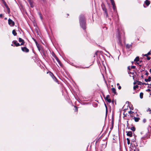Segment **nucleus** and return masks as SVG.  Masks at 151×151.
<instances>
[{"label": "nucleus", "instance_id": "1", "mask_svg": "<svg viewBox=\"0 0 151 151\" xmlns=\"http://www.w3.org/2000/svg\"><path fill=\"white\" fill-rule=\"evenodd\" d=\"M80 22L81 26L83 29H85V17L83 16H81L80 17Z\"/></svg>", "mask_w": 151, "mask_h": 151}, {"label": "nucleus", "instance_id": "2", "mask_svg": "<svg viewBox=\"0 0 151 151\" xmlns=\"http://www.w3.org/2000/svg\"><path fill=\"white\" fill-rule=\"evenodd\" d=\"M8 23L11 26H13L14 25V22L10 19H8Z\"/></svg>", "mask_w": 151, "mask_h": 151}, {"label": "nucleus", "instance_id": "3", "mask_svg": "<svg viewBox=\"0 0 151 151\" xmlns=\"http://www.w3.org/2000/svg\"><path fill=\"white\" fill-rule=\"evenodd\" d=\"M22 50L23 51L26 52H29V50L26 47H22Z\"/></svg>", "mask_w": 151, "mask_h": 151}, {"label": "nucleus", "instance_id": "4", "mask_svg": "<svg viewBox=\"0 0 151 151\" xmlns=\"http://www.w3.org/2000/svg\"><path fill=\"white\" fill-rule=\"evenodd\" d=\"M111 1V4L113 6V9L115 10L116 9V7L115 6L114 2V0H110Z\"/></svg>", "mask_w": 151, "mask_h": 151}, {"label": "nucleus", "instance_id": "5", "mask_svg": "<svg viewBox=\"0 0 151 151\" xmlns=\"http://www.w3.org/2000/svg\"><path fill=\"white\" fill-rule=\"evenodd\" d=\"M55 58L57 62V63H56L57 65L58 66V65L61 66V64L58 58L56 57H55Z\"/></svg>", "mask_w": 151, "mask_h": 151}, {"label": "nucleus", "instance_id": "6", "mask_svg": "<svg viewBox=\"0 0 151 151\" xmlns=\"http://www.w3.org/2000/svg\"><path fill=\"white\" fill-rule=\"evenodd\" d=\"M110 96L109 95H107L106 97L105 98V99L108 102L110 103L111 102V100L109 99Z\"/></svg>", "mask_w": 151, "mask_h": 151}, {"label": "nucleus", "instance_id": "7", "mask_svg": "<svg viewBox=\"0 0 151 151\" xmlns=\"http://www.w3.org/2000/svg\"><path fill=\"white\" fill-rule=\"evenodd\" d=\"M19 42H22V43L20 44L21 45H23L24 43V40L21 38H19Z\"/></svg>", "mask_w": 151, "mask_h": 151}, {"label": "nucleus", "instance_id": "8", "mask_svg": "<svg viewBox=\"0 0 151 151\" xmlns=\"http://www.w3.org/2000/svg\"><path fill=\"white\" fill-rule=\"evenodd\" d=\"M28 1L31 7H33L34 5L33 4V1L32 0H28Z\"/></svg>", "mask_w": 151, "mask_h": 151}, {"label": "nucleus", "instance_id": "9", "mask_svg": "<svg viewBox=\"0 0 151 151\" xmlns=\"http://www.w3.org/2000/svg\"><path fill=\"white\" fill-rule=\"evenodd\" d=\"M128 69L129 70H130V68L129 66L128 67ZM128 73L129 74H131L133 75L134 73V71H133L132 72L131 71H128Z\"/></svg>", "mask_w": 151, "mask_h": 151}, {"label": "nucleus", "instance_id": "10", "mask_svg": "<svg viewBox=\"0 0 151 151\" xmlns=\"http://www.w3.org/2000/svg\"><path fill=\"white\" fill-rule=\"evenodd\" d=\"M127 135L130 137H131L132 135V133L131 131H129L127 132Z\"/></svg>", "mask_w": 151, "mask_h": 151}, {"label": "nucleus", "instance_id": "11", "mask_svg": "<svg viewBox=\"0 0 151 151\" xmlns=\"http://www.w3.org/2000/svg\"><path fill=\"white\" fill-rule=\"evenodd\" d=\"M13 43L16 45V46H18L20 45V44L17 42V41H14L13 42Z\"/></svg>", "mask_w": 151, "mask_h": 151}, {"label": "nucleus", "instance_id": "12", "mask_svg": "<svg viewBox=\"0 0 151 151\" xmlns=\"http://www.w3.org/2000/svg\"><path fill=\"white\" fill-rule=\"evenodd\" d=\"M133 119L134 120V121L135 122H138L139 120L140 119L139 118L136 117H134L133 118Z\"/></svg>", "mask_w": 151, "mask_h": 151}, {"label": "nucleus", "instance_id": "13", "mask_svg": "<svg viewBox=\"0 0 151 151\" xmlns=\"http://www.w3.org/2000/svg\"><path fill=\"white\" fill-rule=\"evenodd\" d=\"M151 80V77L149 76L148 79H145V81L146 82L150 81Z\"/></svg>", "mask_w": 151, "mask_h": 151}, {"label": "nucleus", "instance_id": "14", "mask_svg": "<svg viewBox=\"0 0 151 151\" xmlns=\"http://www.w3.org/2000/svg\"><path fill=\"white\" fill-rule=\"evenodd\" d=\"M132 47V45L131 44H127L126 45V47L128 49Z\"/></svg>", "mask_w": 151, "mask_h": 151}, {"label": "nucleus", "instance_id": "15", "mask_svg": "<svg viewBox=\"0 0 151 151\" xmlns=\"http://www.w3.org/2000/svg\"><path fill=\"white\" fill-rule=\"evenodd\" d=\"M145 3L147 6H148L150 4V2L148 0H146L145 1Z\"/></svg>", "mask_w": 151, "mask_h": 151}, {"label": "nucleus", "instance_id": "16", "mask_svg": "<svg viewBox=\"0 0 151 151\" xmlns=\"http://www.w3.org/2000/svg\"><path fill=\"white\" fill-rule=\"evenodd\" d=\"M12 33L13 34L14 36H16L17 35V33L16 32V31H15V30H13L12 31Z\"/></svg>", "mask_w": 151, "mask_h": 151}, {"label": "nucleus", "instance_id": "17", "mask_svg": "<svg viewBox=\"0 0 151 151\" xmlns=\"http://www.w3.org/2000/svg\"><path fill=\"white\" fill-rule=\"evenodd\" d=\"M112 92L114 94L116 93V90L114 88H112Z\"/></svg>", "mask_w": 151, "mask_h": 151}, {"label": "nucleus", "instance_id": "18", "mask_svg": "<svg viewBox=\"0 0 151 151\" xmlns=\"http://www.w3.org/2000/svg\"><path fill=\"white\" fill-rule=\"evenodd\" d=\"M5 6L6 7V8L7 9V10L8 11V12H9V8L8 6L6 4V3H5L4 4Z\"/></svg>", "mask_w": 151, "mask_h": 151}, {"label": "nucleus", "instance_id": "19", "mask_svg": "<svg viewBox=\"0 0 151 151\" xmlns=\"http://www.w3.org/2000/svg\"><path fill=\"white\" fill-rule=\"evenodd\" d=\"M139 57H137L134 60V61L137 62L139 60Z\"/></svg>", "mask_w": 151, "mask_h": 151}, {"label": "nucleus", "instance_id": "20", "mask_svg": "<svg viewBox=\"0 0 151 151\" xmlns=\"http://www.w3.org/2000/svg\"><path fill=\"white\" fill-rule=\"evenodd\" d=\"M36 45L37 46V48H38V50L40 51V48L39 47V45L37 43V42L36 41H35Z\"/></svg>", "mask_w": 151, "mask_h": 151}, {"label": "nucleus", "instance_id": "21", "mask_svg": "<svg viewBox=\"0 0 151 151\" xmlns=\"http://www.w3.org/2000/svg\"><path fill=\"white\" fill-rule=\"evenodd\" d=\"M143 93H140L139 96L141 99H142L143 97Z\"/></svg>", "mask_w": 151, "mask_h": 151}, {"label": "nucleus", "instance_id": "22", "mask_svg": "<svg viewBox=\"0 0 151 151\" xmlns=\"http://www.w3.org/2000/svg\"><path fill=\"white\" fill-rule=\"evenodd\" d=\"M103 9L104 10V11L106 13V14L107 15V11H106V9L105 8H103Z\"/></svg>", "mask_w": 151, "mask_h": 151}, {"label": "nucleus", "instance_id": "23", "mask_svg": "<svg viewBox=\"0 0 151 151\" xmlns=\"http://www.w3.org/2000/svg\"><path fill=\"white\" fill-rule=\"evenodd\" d=\"M127 144L128 145H129L130 144V140L128 138H127Z\"/></svg>", "mask_w": 151, "mask_h": 151}, {"label": "nucleus", "instance_id": "24", "mask_svg": "<svg viewBox=\"0 0 151 151\" xmlns=\"http://www.w3.org/2000/svg\"><path fill=\"white\" fill-rule=\"evenodd\" d=\"M134 113V112L132 111H129V113L130 114H133V113Z\"/></svg>", "mask_w": 151, "mask_h": 151}, {"label": "nucleus", "instance_id": "25", "mask_svg": "<svg viewBox=\"0 0 151 151\" xmlns=\"http://www.w3.org/2000/svg\"><path fill=\"white\" fill-rule=\"evenodd\" d=\"M131 129L133 131H134L135 130V129L134 127H132L131 128Z\"/></svg>", "mask_w": 151, "mask_h": 151}, {"label": "nucleus", "instance_id": "26", "mask_svg": "<svg viewBox=\"0 0 151 151\" xmlns=\"http://www.w3.org/2000/svg\"><path fill=\"white\" fill-rule=\"evenodd\" d=\"M138 87V86L137 85H136V86H134V90H135L136 88H137Z\"/></svg>", "mask_w": 151, "mask_h": 151}, {"label": "nucleus", "instance_id": "27", "mask_svg": "<svg viewBox=\"0 0 151 151\" xmlns=\"http://www.w3.org/2000/svg\"><path fill=\"white\" fill-rule=\"evenodd\" d=\"M105 107H106V113H107V107L106 105V104H105Z\"/></svg>", "mask_w": 151, "mask_h": 151}, {"label": "nucleus", "instance_id": "28", "mask_svg": "<svg viewBox=\"0 0 151 151\" xmlns=\"http://www.w3.org/2000/svg\"><path fill=\"white\" fill-rule=\"evenodd\" d=\"M135 68V66H132L131 67V68L132 69L134 68Z\"/></svg>", "mask_w": 151, "mask_h": 151}, {"label": "nucleus", "instance_id": "29", "mask_svg": "<svg viewBox=\"0 0 151 151\" xmlns=\"http://www.w3.org/2000/svg\"><path fill=\"white\" fill-rule=\"evenodd\" d=\"M50 75L52 76H52H53V77L55 78V76H54L53 75V74H52V73H50Z\"/></svg>", "mask_w": 151, "mask_h": 151}, {"label": "nucleus", "instance_id": "30", "mask_svg": "<svg viewBox=\"0 0 151 151\" xmlns=\"http://www.w3.org/2000/svg\"><path fill=\"white\" fill-rule=\"evenodd\" d=\"M50 75L52 76H52H53V77L55 78V76H54L53 75V74H52V73H50Z\"/></svg>", "mask_w": 151, "mask_h": 151}, {"label": "nucleus", "instance_id": "31", "mask_svg": "<svg viewBox=\"0 0 151 151\" xmlns=\"http://www.w3.org/2000/svg\"><path fill=\"white\" fill-rule=\"evenodd\" d=\"M54 79V80L55 81H56V80H57V79H56V78L55 77V78H54L53 77H52Z\"/></svg>", "mask_w": 151, "mask_h": 151}, {"label": "nucleus", "instance_id": "32", "mask_svg": "<svg viewBox=\"0 0 151 151\" xmlns=\"http://www.w3.org/2000/svg\"><path fill=\"white\" fill-rule=\"evenodd\" d=\"M147 58L148 60H150V58L149 57L147 56Z\"/></svg>", "mask_w": 151, "mask_h": 151}, {"label": "nucleus", "instance_id": "33", "mask_svg": "<svg viewBox=\"0 0 151 151\" xmlns=\"http://www.w3.org/2000/svg\"><path fill=\"white\" fill-rule=\"evenodd\" d=\"M146 119H143V122L144 123H145V122H146Z\"/></svg>", "mask_w": 151, "mask_h": 151}, {"label": "nucleus", "instance_id": "34", "mask_svg": "<svg viewBox=\"0 0 151 151\" xmlns=\"http://www.w3.org/2000/svg\"><path fill=\"white\" fill-rule=\"evenodd\" d=\"M121 86H119V87H118V89H121Z\"/></svg>", "mask_w": 151, "mask_h": 151}, {"label": "nucleus", "instance_id": "35", "mask_svg": "<svg viewBox=\"0 0 151 151\" xmlns=\"http://www.w3.org/2000/svg\"><path fill=\"white\" fill-rule=\"evenodd\" d=\"M2 16H3L2 14H0V17H1V18L2 17Z\"/></svg>", "mask_w": 151, "mask_h": 151}, {"label": "nucleus", "instance_id": "36", "mask_svg": "<svg viewBox=\"0 0 151 151\" xmlns=\"http://www.w3.org/2000/svg\"><path fill=\"white\" fill-rule=\"evenodd\" d=\"M147 111H151V110L150 109H148L147 110Z\"/></svg>", "mask_w": 151, "mask_h": 151}, {"label": "nucleus", "instance_id": "37", "mask_svg": "<svg viewBox=\"0 0 151 151\" xmlns=\"http://www.w3.org/2000/svg\"><path fill=\"white\" fill-rule=\"evenodd\" d=\"M150 52H148L147 53V55H150Z\"/></svg>", "mask_w": 151, "mask_h": 151}, {"label": "nucleus", "instance_id": "38", "mask_svg": "<svg viewBox=\"0 0 151 151\" xmlns=\"http://www.w3.org/2000/svg\"><path fill=\"white\" fill-rule=\"evenodd\" d=\"M147 55H147V54H145V55H144V56H147Z\"/></svg>", "mask_w": 151, "mask_h": 151}, {"label": "nucleus", "instance_id": "39", "mask_svg": "<svg viewBox=\"0 0 151 151\" xmlns=\"http://www.w3.org/2000/svg\"><path fill=\"white\" fill-rule=\"evenodd\" d=\"M148 74V73L147 72H146L145 73V75H147Z\"/></svg>", "mask_w": 151, "mask_h": 151}, {"label": "nucleus", "instance_id": "40", "mask_svg": "<svg viewBox=\"0 0 151 151\" xmlns=\"http://www.w3.org/2000/svg\"><path fill=\"white\" fill-rule=\"evenodd\" d=\"M150 72L151 73V68L150 70Z\"/></svg>", "mask_w": 151, "mask_h": 151}, {"label": "nucleus", "instance_id": "41", "mask_svg": "<svg viewBox=\"0 0 151 151\" xmlns=\"http://www.w3.org/2000/svg\"><path fill=\"white\" fill-rule=\"evenodd\" d=\"M119 85V83H118L117 84V85L118 86Z\"/></svg>", "mask_w": 151, "mask_h": 151}, {"label": "nucleus", "instance_id": "42", "mask_svg": "<svg viewBox=\"0 0 151 151\" xmlns=\"http://www.w3.org/2000/svg\"><path fill=\"white\" fill-rule=\"evenodd\" d=\"M77 110H78L77 109V108H76V111H77Z\"/></svg>", "mask_w": 151, "mask_h": 151}, {"label": "nucleus", "instance_id": "43", "mask_svg": "<svg viewBox=\"0 0 151 151\" xmlns=\"http://www.w3.org/2000/svg\"><path fill=\"white\" fill-rule=\"evenodd\" d=\"M40 18L41 19H42V17H40Z\"/></svg>", "mask_w": 151, "mask_h": 151}, {"label": "nucleus", "instance_id": "44", "mask_svg": "<svg viewBox=\"0 0 151 151\" xmlns=\"http://www.w3.org/2000/svg\"><path fill=\"white\" fill-rule=\"evenodd\" d=\"M12 45V46H13V45H12H12Z\"/></svg>", "mask_w": 151, "mask_h": 151}]
</instances>
